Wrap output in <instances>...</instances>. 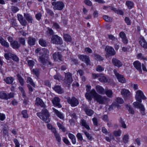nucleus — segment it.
Wrapping results in <instances>:
<instances>
[{
  "label": "nucleus",
  "instance_id": "79ce46f5",
  "mask_svg": "<svg viewBox=\"0 0 147 147\" xmlns=\"http://www.w3.org/2000/svg\"><path fill=\"white\" fill-rule=\"evenodd\" d=\"M39 44L42 47H46L47 45V42L43 39H40L38 41Z\"/></svg>",
  "mask_w": 147,
  "mask_h": 147
},
{
  "label": "nucleus",
  "instance_id": "a18cd8bd",
  "mask_svg": "<svg viewBox=\"0 0 147 147\" xmlns=\"http://www.w3.org/2000/svg\"><path fill=\"white\" fill-rule=\"evenodd\" d=\"M113 134L115 137H119L121 135V131L120 129L115 130L113 131Z\"/></svg>",
  "mask_w": 147,
  "mask_h": 147
},
{
  "label": "nucleus",
  "instance_id": "c756f323",
  "mask_svg": "<svg viewBox=\"0 0 147 147\" xmlns=\"http://www.w3.org/2000/svg\"><path fill=\"white\" fill-rule=\"evenodd\" d=\"M3 80L7 84H11L14 80V79L12 77H8L4 79Z\"/></svg>",
  "mask_w": 147,
  "mask_h": 147
},
{
  "label": "nucleus",
  "instance_id": "4c0bfd02",
  "mask_svg": "<svg viewBox=\"0 0 147 147\" xmlns=\"http://www.w3.org/2000/svg\"><path fill=\"white\" fill-rule=\"evenodd\" d=\"M94 56L95 59L97 61H101L104 60V58L99 54L95 53Z\"/></svg>",
  "mask_w": 147,
  "mask_h": 147
},
{
  "label": "nucleus",
  "instance_id": "c9c22d12",
  "mask_svg": "<svg viewBox=\"0 0 147 147\" xmlns=\"http://www.w3.org/2000/svg\"><path fill=\"white\" fill-rule=\"evenodd\" d=\"M17 79L20 85L22 86H23L24 84V79L19 74H18L17 75Z\"/></svg>",
  "mask_w": 147,
  "mask_h": 147
},
{
  "label": "nucleus",
  "instance_id": "7c9ffc66",
  "mask_svg": "<svg viewBox=\"0 0 147 147\" xmlns=\"http://www.w3.org/2000/svg\"><path fill=\"white\" fill-rule=\"evenodd\" d=\"M24 17L26 20L29 23H32L33 21V19L32 17L29 14L26 13L24 14Z\"/></svg>",
  "mask_w": 147,
  "mask_h": 147
},
{
  "label": "nucleus",
  "instance_id": "5fc2aeb1",
  "mask_svg": "<svg viewBox=\"0 0 147 147\" xmlns=\"http://www.w3.org/2000/svg\"><path fill=\"white\" fill-rule=\"evenodd\" d=\"M18 41L19 43L23 45H25V40L23 37H20L18 38Z\"/></svg>",
  "mask_w": 147,
  "mask_h": 147
},
{
  "label": "nucleus",
  "instance_id": "7ed1b4c3",
  "mask_svg": "<svg viewBox=\"0 0 147 147\" xmlns=\"http://www.w3.org/2000/svg\"><path fill=\"white\" fill-rule=\"evenodd\" d=\"M51 4L54 10H62L65 6L63 2L60 1H53Z\"/></svg>",
  "mask_w": 147,
  "mask_h": 147
},
{
  "label": "nucleus",
  "instance_id": "338daca9",
  "mask_svg": "<svg viewBox=\"0 0 147 147\" xmlns=\"http://www.w3.org/2000/svg\"><path fill=\"white\" fill-rule=\"evenodd\" d=\"M84 2L87 5L90 7L92 6V3L90 0H85Z\"/></svg>",
  "mask_w": 147,
  "mask_h": 147
},
{
  "label": "nucleus",
  "instance_id": "3c124183",
  "mask_svg": "<svg viewBox=\"0 0 147 147\" xmlns=\"http://www.w3.org/2000/svg\"><path fill=\"white\" fill-rule=\"evenodd\" d=\"M129 139V136L127 134L124 135L123 138V141L125 144H127L128 143Z\"/></svg>",
  "mask_w": 147,
  "mask_h": 147
},
{
  "label": "nucleus",
  "instance_id": "4468645a",
  "mask_svg": "<svg viewBox=\"0 0 147 147\" xmlns=\"http://www.w3.org/2000/svg\"><path fill=\"white\" fill-rule=\"evenodd\" d=\"M27 41L28 45L32 47L36 45L37 40L35 38L30 36L28 37Z\"/></svg>",
  "mask_w": 147,
  "mask_h": 147
},
{
  "label": "nucleus",
  "instance_id": "9d476101",
  "mask_svg": "<svg viewBox=\"0 0 147 147\" xmlns=\"http://www.w3.org/2000/svg\"><path fill=\"white\" fill-rule=\"evenodd\" d=\"M113 72L119 82L124 83L125 82V79L123 76L117 72L116 69H114Z\"/></svg>",
  "mask_w": 147,
  "mask_h": 147
},
{
  "label": "nucleus",
  "instance_id": "13d9d810",
  "mask_svg": "<svg viewBox=\"0 0 147 147\" xmlns=\"http://www.w3.org/2000/svg\"><path fill=\"white\" fill-rule=\"evenodd\" d=\"M115 100L119 104H123L124 102V101L123 99L120 97H118L117 98L115 99Z\"/></svg>",
  "mask_w": 147,
  "mask_h": 147
},
{
  "label": "nucleus",
  "instance_id": "774afa93",
  "mask_svg": "<svg viewBox=\"0 0 147 147\" xmlns=\"http://www.w3.org/2000/svg\"><path fill=\"white\" fill-rule=\"evenodd\" d=\"M13 142L15 145V147H20V143L19 142L18 140L16 138L14 139Z\"/></svg>",
  "mask_w": 147,
  "mask_h": 147
},
{
  "label": "nucleus",
  "instance_id": "f704fd0d",
  "mask_svg": "<svg viewBox=\"0 0 147 147\" xmlns=\"http://www.w3.org/2000/svg\"><path fill=\"white\" fill-rule=\"evenodd\" d=\"M125 5L129 9H132L134 7V3L131 1H127L125 2Z\"/></svg>",
  "mask_w": 147,
  "mask_h": 147
},
{
  "label": "nucleus",
  "instance_id": "49530a36",
  "mask_svg": "<svg viewBox=\"0 0 147 147\" xmlns=\"http://www.w3.org/2000/svg\"><path fill=\"white\" fill-rule=\"evenodd\" d=\"M105 94L109 98H111L113 96V92L112 90L111 89L106 90Z\"/></svg>",
  "mask_w": 147,
  "mask_h": 147
},
{
  "label": "nucleus",
  "instance_id": "b1692460",
  "mask_svg": "<svg viewBox=\"0 0 147 147\" xmlns=\"http://www.w3.org/2000/svg\"><path fill=\"white\" fill-rule=\"evenodd\" d=\"M0 43L2 46L6 48H8L9 47V43L1 36H0Z\"/></svg>",
  "mask_w": 147,
  "mask_h": 147
},
{
  "label": "nucleus",
  "instance_id": "864d4df0",
  "mask_svg": "<svg viewBox=\"0 0 147 147\" xmlns=\"http://www.w3.org/2000/svg\"><path fill=\"white\" fill-rule=\"evenodd\" d=\"M84 132L87 138L90 140H92L93 139L92 137L87 131H84Z\"/></svg>",
  "mask_w": 147,
  "mask_h": 147
},
{
  "label": "nucleus",
  "instance_id": "ea45409f",
  "mask_svg": "<svg viewBox=\"0 0 147 147\" xmlns=\"http://www.w3.org/2000/svg\"><path fill=\"white\" fill-rule=\"evenodd\" d=\"M125 107L130 114L132 115L134 114L135 111L128 104H127L126 105Z\"/></svg>",
  "mask_w": 147,
  "mask_h": 147
},
{
  "label": "nucleus",
  "instance_id": "e433bc0d",
  "mask_svg": "<svg viewBox=\"0 0 147 147\" xmlns=\"http://www.w3.org/2000/svg\"><path fill=\"white\" fill-rule=\"evenodd\" d=\"M40 70L39 68H36L32 69V72L33 74L35 75L36 77L38 78L40 76Z\"/></svg>",
  "mask_w": 147,
  "mask_h": 147
},
{
  "label": "nucleus",
  "instance_id": "20e7f679",
  "mask_svg": "<svg viewBox=\"0 0 147 147\" xmlns=\"http://www.w3.org/2000/svg\"><path fill=\"white\" fill-rule=\"evenodd\" d=\"M98 94L94 89H92L90 91H87L85 94V96L86 99L89 101H91L93 98H95Z\"/></svg>",
  "mask_w": 147,
  "mask_h": 147
},
{
  "label": "nucleus",
  "instance_id": "aec40b11",
  "mask_svg": "<svg viewBox=\"0 0 147 147\" xmlns=\"http://www.w3.org/2000/svg\"><path fill=\"white\" fill-rule=\"evenodd\" d=\"M12 48L14 49H18L21 47V45L18 41L14 40L12 43H11L10 45Z\"/></svg>",
  "mask_w": 147,
  "mask_h": 147
},
{
  "label": "nucleus",
  "instance_id": "473e14b6",
  "mask_svg": "<svg viewBox=\"0 0 147 147\" xmlns=\"http://www.w3.org/2000/svg\"><path fill=\"white\" fill-rule=\"evenodd\" d=\"M47 35L48 36H52L54 35V32L53 30L49 27H47V30L46 31Z\"/></svg>",
  "mask_w": 147,
  "mask_h": 147
},
{
  "label": "nucleus",
  "instance_id": "052dcab7",
  "mask_svg": "<svg viewBox=\"0 0 147 147\" xmlns=\"http://www.w3.org/2000/svg\"><path fill=\"white\" fill-rule=\"evenodd\" d=\"M92 120L94 125L96 127L98 126V122L97 118L94 117L92 119Z\"/></svg>",
  "mask_w": 147,
  "mask_h": 147
},
{
  "label": "nucleus",
  "instance_id": "4be33fe9",
  "mask_svg": "<svg viewBox=\"0 0 147 147\" xmlns=\"http://www.w3.org/2000/svg\"><path fill=\"white\" fill-rule=\"evenodd\" d=\"M84 110L85 113L88 116H91L94 113L93 111L91 109H89V107L87 106L84 107Z\"/></svg>",
  "mask_w": 147,
  "mask_h": 147
},
{
  "label": "nucleus",
  "instance_id": "6e6d98bb",
  "mask_svg": "<svg viewBox=\"0 0 147 147\" xmlns=\"http://www.w3.org/2000/svg\"><path fill=\"white\" fill-rule=\"evenodd\" d=\"M76 137L80 141L82 140H83L84 142L86 141L85 140L83 139L82 136L80 133H78L76 135Z\"/></svg>",
  "mask_w": 147,
  "mask_h": 147
},
{
  "label": "nucleus",
  "instance_id": "39448f33",
  "mask_svg": "<svg viewBox=\"0 0 147 147\" xmlns=\"http://www.w3.org/2000/svg\"><path fill=\"white\" fill-rule=\"evenodd\" d=\"M52 43L57 45H61L63 42L61 38L57 34H55L52 36L51 38Z\"/></svg>",
  "mask_w": 147,
  "mask_h": 147
},
{
  "label": "nucleus",
  "instance_id": "72a5a7b5",
  "mask_svg": "<svg viewBox=\"0 0 147 147\" xmlns=\"http://www.w3.org/2000/svg\"><path fill=\"white\" fill-rule=\"evenodd\" d=\"M63 37L65 40L67 42H70L72 41V39L69 34L66 33L63 34Z\"/></svg>",
  "mask_w": 147,
  "mask_h": 147
},
{
  "label": "nucleus",
  "instance_id": "c03bdc74",
  "mask_svg": "<svg viewBox=\"0 0 147 147\" xmlns=\"http://www.w3.org/2000/svg\"><path fill=\"white\" fill-rule=\"evenodd\" d=\"M22 117L24 118L27 119L28 118L29 116L27 113V110L26 109L23 110L21 112Z\"/></svg>",
  "mask_w": 147,
  "mask_h": 147
},
{
  "label": "nucleus",
  "instance_id": "9b49d317",
  "mask_svg": "<svg viewBox=\"0 0 147 147\" xmlns=\"http://www.w3.org/2000/svg\"><path fill=\"white\" fill-rule=\"evenodd\" d=\"M133 65L134 67L140 74L142 73V71L141 68L142 64L138 60L135 61L133 62Z\"/></svg>",
  "mask_w": 147,
  "mask_h": 147
},
{
  "label": "nucleus",
  "instance_id": "37998d69",
  "mask_svg": "<svg viewBox=\"0 0 147 147\" xmlns=\"http://www.w3.org/2000/svg\"><path fill=\"white\" fill-rule=\"evenodd\" d=\"M10 57L11 59L15 61L18 62L19 61V57L15 54H11Z\"/></svg>",
  "mask_w": 147,
  "mask_h": 147
},
{
  "label": "nucleus",
  "instance_id": "cd10ccee",
  "mask_svg": "<svg viewBox=\"0 0 147 147\" xmlns=\"http://www.w3.org/2000/svg\"><path fill=\"white\" fill-rule=\"evenodd\" d=\"M53 89L57 93L60 94H62L64 91L61 86L56 85L54 86Z\"/></svg>",
  "mask_w": 147,
  "mask_h": 147
},
{
  "label": "nucleus",
  "instance_id": "58836bf2",
  "mask_svg": "<svg viewBox=\"0 0 147 147\" xmlns=\"http://www.w3.org/2000/svg\"><path fill=\"white\" fill-rule=\"evenodd\" d=\"M26 82L30 84L31 86H32L33 87H35V84L34 82L32 79L30 77H27V78Z\"/></svg>",
  "mask_w": 147,
  "mask_h": 147
},
{
  "label": "nucleus",
  "instance_id": "bb28decb",
  "mask_svg": "<svg viewBox=\"0 0 147 147\" xmlns=\"http://www.w3.org/2000/svg\"><path fill=\"white\" fill-rule=\"evenodd\" d=\"M80 123L82 126L84 127L87 129H90V127L89 125L87 124L86 120L83 119H82L80 120Z\"/></svg>",
  "mask_w": 147,
  "mask_h": 147
},
{
  "label": "nucleus",
  "instance_id": "ddd939ff",
  "mask_svg": "<svg viewBox=\"0 0 147 147\" xmlns=\"http://www.w3.org/2000/svg\"><path fill=\"white\" fill-rule=\"evenodd\" d=\"M95 99L100 104H103L107 100V98L105 97H102L98 94Z\"/></svg>",
  "mask_w": 147,
  "mask_h": 147
},
{
  "label": "nucleus",
  "instance_id": "69168bd1",
  "mask_svg": "<svg viewBox=\"0 0 147 147\" xmlns=\"http://www.w3.org/2000/svg\"><path fill=\"white\" fill-rule=\"evenodd\" d=\"M56 140L59 143H60L61 141V139L60 135L58 133L54 135Z\"/></svg>",
  "mask_w": 147,
  "mask_h": 147
},
{
  "label": "nucleus",
  "instance_id": "f3484780",
  "mask_svg": "<svg viewBox=\"0 0 147 147\" xmlns=\"http://www.w3.org/2000/svg\"><path fill=\"white\" fill-rule=\"evenodd\" d=\"M119 37L121 38L122 42L123 44H127L128 40L126 35L124 32L121 31L119 34Z\"/></svg>",
  "mask_w": 147,
  "mask_h": 147
},
{
  "label": "nucleus",
  "instance_id": "6e6552de",
  "mask_svg": "<svg viewBox=\"0 0 147 147\" xmlns=\"http://www.w3.org/2000/svg\"><path fill=\"white\" fill-rule=\"evenodd\" d=\"M78 57L80 60L84 62L86 65H90V61L88 56L84 54H80L78 55Z\"/></svg>",
  "mask_w": 147,
  "mask_h": 147
},
{
  "label": "nucleus",
  "instance_id": "423d86ee",
  "mask_svg": "<svg viewBox=\"0 0 147 147\" xmlns=\"http://www.w3.org/2000/svg\"><path fill=\"white\" fill-rule=\"evenodd\" d=\"M121 93L125 100L129 99L131 97L130 91L125 88H122L121 89Z\"/></svg>",
  "mask_w": 147,
  "mask_h": 147
},
{
  "label": "nucleus",
  "instance_id": "de8ad7c7",
  "mask_svg": "<svg viewBox=\"0 0 147 147\" xmlns=\"http://www.w3.org/2000/svg\"><path fill=\"white\" fill-rule=\"evenodd\" d=\"M57 124L59 129H61L63 132H65L66 131V128L64 127L62 124L59 122H57Z\"/></svg>",
  "mask_w": 147,
  "mask_h": 147
},
{
  "label": "nucleus",
  "instance_id": "8fccbe9b",
  "mask_svg": "<svg viewBox=\"0 0 147 147\" xmlns=\"http://www.w3.org/2000/svg\"><path fill=\"white\" fill-rule=\"evenodd\" d=\"M119 122L121 125V127L124 129L127 128V125L125 124V122L123 120L122 118L121 117H120Z\"/></svg>",
  "mask_w": 147,
  "mask_h": 147
},
{
  "label": "nucleus",
  "instance_id": "603ef678",
  "mask_svg": "<svg viewBox=\"0 0 147 147\" xmlns=\"http://www.w3.org/2000/svg\"><path fill=\"white\" fill-rule=\"evenodd\" d=\"M11 10L12 12L13 13H15L19 11V8L15 6H12L11 7Z\"/></svg>",
  "mask_w": 147,
  "mask_h": 147
},
{
  "label": "nucleus",
  "instance_id": "e2e57ef3",
  "mask_svg": "<svg viewBox=\"0 0 147 147\" xmlns=\"http://www.w3.org/2000/svg\"><path fill=\"white\" fill-rule=\"evenodd\" d=\"M12 53H5L4 55V57L5 59L7 60H9L11 59V55Z\"/></svg>",
  "mask_w": 147,
  "mask_h": 147
},
{
  "label": "nucleus",
  "instance_id": "f257e3e1",
  "mask_svg": "<svg viewBox=\"0 0 147 147\" xmlns=\"http://www.w3.org/2000/svg\"><path fill=\"white\" fill-rule=\"evenodd\" d=\"M135 98L136 101L133 102L134 106L140 110V113L142 115H145L146 114L145 113V109L144 105L141 102L142 100L146 99V97L142 91L138 90L136 92Z\"/></svg>",
  "mask_w": 147,
  "mask_h": 147
},
{
  "label": "nucleus",
  "instance_id": "5701e85b",
  "mask_svg": "<svg viewBox=\"0 0 147 147\" xmlns=\"http://www.w3.org/2000/svg\"><path fill=\"white\" fill-rule=\"evenodd\" d=\"M109 7H111V10L113 11L115 13L118 15L123 16L124 14V12L121 9H117L116 8L112 6H110Z\"/></svg>",
  "mask_w": 147,
  "mask_h": 147
},
{
  "label": "nucleus",
  "instance_id": "680f3d73",
  "mask_svg": "<svg viewBox=\"0 0 147 147\" xmlns=\"http://www.w3.org/2000/svg\"><path fill=\"white\" fill-rule=\"evenodd\" d=\"M54 79L55 80H59L61 77V76L59 73H57L56 74L53 76Z\"/></svg>",
  "mask_w": 147,
  "mask_h": 147
},
{
  "label": "nucleus",
  "instance_id": "0eeeda50",
  "mask_svg": "<svg viewBox=\"0 0 147 147\" xmlns=\"http://www.w3.org/2000/svg\"><path fill=\"white\" fill-rule=\"evenodd\" d=\"M68 103L72 107L77 106L79 104L78 99L74 96H72L71 98H69L67 99Z\"/></svg>",
  "mask_w": 147,
  "mask_h": 147
},
{
  "label": "nucleus",
  "instance_id": "f8f14e48",
  "mask_svg": "<svg viewBox=\"0 0 147 147\" xmlns=\"http://www.w3.org/2000/svg\"><path fill=\"white\" fill-rule=\"evenodd\" d=\"M65 82L67 84H71L72 82L71 74L69 72L65 73Z\"/></svg>",
  "mask_w": 147,
  "mask_h": 147
},
{
  "label": "nucleus",
  "instance_id": "a19ab883",
  "mask_svg": "<svg viewBox=\"0 0 147 147\" xmlns=\"http://www.w3.org/2000/svg\"><path fill=\"white\" fill-rule=\"evenodd\" d=\"M7 98V93L4 91H0V98L6 100Z\"/></svg>",
  "mask_w": 147,
  "mask_h": 147
},
{
  "label": "nucleus",
  "instance_id": "f03ea898",
  "mask_svg": "<svg viewBox=\"0 0 147 147\" xmlns=\"http://www.w3.org/2000/svg\"><path fill=\"white\" fill-rule=\"evenodd\" d=\"M37 115L45 123H48L50 121V115L49 111L45 108L42 109L41 112H37Z\"/></svg>",
  "mask_w": 147,
  "mask_h": 147
},
{
  "label": "nucleus",
  "instance_id": "dca6fc26",
  "mask_svg": "<svg viewBox=\"0 0 147 147\" xmlns=\"http://www.w3.org/2000/svg\"><path fill=\"white\" fill-rule=\"evenodd\" d=\"M35 104L37 107L40 106L41 107L43 108H45L46 107L42 99L38 97L36 98Z\"/></svg>",
  "mask_w": 147,
  "mask_h": 147
},
{
  "label": "nucleus",
  "instance_id": "2f4dec72",
  "mask_svg": "<svg viewBox=\"0 0 147 147\" xmlns=\"http://www.w3.org/2000/svg\"><path fill=\"white\" fill-rule=\"evenodd\" d=\"M46 56V54H43L39 57V61L44 65H45L47 63Z\"/></svg>",
  "mask_w": 147,
  "mask_h": 147
},
{
  "label": "nucleus",
  "instance_id": "a878e982",
  "mask_svg": "<svg viewBox=\"0 0 147 147\" xmlns=\"http://www.w3.org/2000/svg\"><path fill=\"white\" fill-rule=\"evenodd\" d=\"M98 80L99 81L104 83L109 82L111 80L110 79H108L105 76H101V75H100V76L98 78Z\"/></svg>",
  "mask_w": 147,
  "mask_h": 147
},
{
  "label": "nucleus",
  "instance_id": "6ab92c4d",
  "mask_svg": "<svg viewBox=\"0 0 147 147\" xmlns=\"http://www.w3.org/2000/svg\"><path fill=\"white\" fill-rule=\"evenodd\" d=\"M112 62L114 66L118 67H121L123 65V64L121 61L115 58H113L112 59Z\"/></svg>",
  "mask_w": 147,
  "mask_h": 147
},
{
  "label": "nucleus",
  "instance_id": "c85d7f7f",
  "mask_svg": "<svg viewBox=\"0 0 147 147\" xmlns=\"http://www.w3.org/2000/svg\"><path fill=\"white\" fill-rule=\"evenodd\" d=\"M52 109L58 117L61 119H63L64 118V117L63 113L54 108H53Z\"/></svg>",
  "mask_w": 147,
  "mask_h": 147
},
{
  "label": "nucleus",
  "instance_id": "4d7b16f0",
  "mask_svg": "<svg viewBox=\"0 0 147 147\" xmlns=\"http://www.w3.org/2000/svg\"><path fill=\"white\" fill-rule=\"evenodd\" d=\"M96 70L98 72H102L104 70V68L101 65H98L97 66Z\"/></svg>",
  "mask_w": 147,
  "mask_h": 147
},
{
  "label": "nucleus",
  "instance_id": "2eb2a0df",
  "mask_svg": "<svg viewBox=\"0 0 147 147\" xmlns=\"http://www.w3.org/2000/svg\"><path fill=\"white\" fill-rule=\"evenodd\" d=\"M60 99L59 97H55L52 100V102L55 107L61 108L62 106L60 104Z\"/></svg>",
  "mask_w": 147,
  "mask_h": 147
},
{
  "label": "nucleus",
  "instance_id": "393cba45",
  "mask_svg": "<svg viewBox=\"0 0 147 147\" xmlns=\"http://www.w3.org/2000/svg\"><path fill=\"white\" fill-rule=\"evenodd\" d=\"M96 89L97 92L101 94H104L105 93V90L102 86H96Z\"/></svg>",
  "mask_w": 147,
  "mask_h": 147
},
{
  "label": "nucleus",
  "instance_id": "bf43d9fd",
  "mask_svg": "<svg viewBox=\"0 0 147 147\" xmlns=\"http://www.w3.org/2000/svg\"><path fill=\"white\" fill-rule=\"evenodd\" d=\"M104 19L106 22H111L112 21V19L109 16L105 15L103 16Z\"/></svg>",
  "mask_w": 147,
  "mask_h": 147
},
{
  "label": "nucleus",
  "instance_id": "1a4fd4ad",
  "mask_svg": "<svg viewBox=\"0 0 147 147\" xmlns=\"http://www.w3.org/2000/svg\"><path fill=\"white\" fill-rule=\"evenodd\" d=\"M106 54L109 56H112L116 54V52L114 48L111 46L107 45L105 48Z\"/></svg>",
  "mask_w": 147,
  "mask_h": 147
},
{
  "label": "nucleus",
  "instance_id": "09e8293b",
  "mask_svg": "<svg viewBox=\"0 0 147 147\" xmlns=\"http://www.w3.org/2000/svg\"><path fill=\"white\" fill-rule=\"evenodd\" d=\"M28 66L32 69L34 65V61L32 60H28L27 61Z\"/></svg>",
  "mask_w": 147,
  "mask_h": 147
},
{
  "label": "nucleus",
  "instance_id": "a211bd4d",
  "mask_svg": "<svg viewBox=\"0 0 147 147\" xmlns=\"http://www.w3.org/2000/svg\"><path fill=\"white\" fill-rule=\"evenodd\" d=\"M53 57L54 61L57 60L59 61H62V55L59 52H55L53 54Z\"/></svg>",
  "mask_w": 147,
  "mask_h": 147
},
{
  "label": "nucleus",
  "instance_id": "412c9836",
  "mask_svg": "<svg viewBox=\"0 0 147 147\" xmlns=\"http://www.w3.org/2000/svg\"><path fill=\"white\" fill-rule=\"evenodd\" d=\"M18 19L22 26H26L27 24V22L24 19L23 16L21 14L18 15Z\"/></svg>",
  "mask_w": 147,
  "mask_h": 147
},
{
  "label": "nucleus",
  "instance_id": "0e129e2a",
  "mask_svg": "<svg viewBox=\"0 0 147 147\" xmlns=\"http://www.w3.org/2000/svg\"><path fill=\"white\" fill-rule=\"evenodd\" d=\"M124 21L125 23L128 25H130L131 24V20L129 18L127 17H126L125 18Z\"/></svg>",
  "mask_w": 147,
  "mask_h": 147
}]
</instances>
